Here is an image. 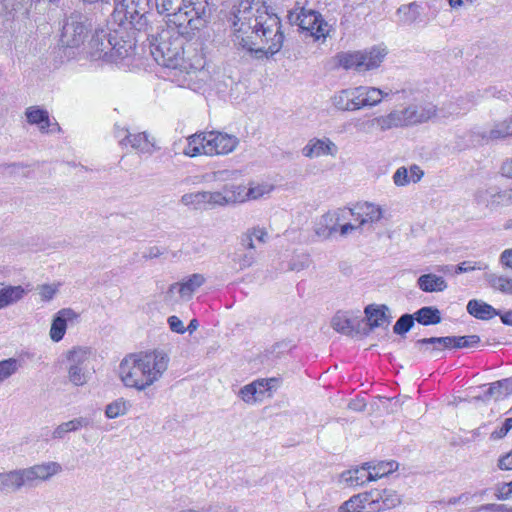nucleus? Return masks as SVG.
<instances>
[{
	"label": "nucleus",
	"instance_id": "47",
	"mask_svg": "<svg viewBox=\"0 0 512 512\" xmlns=\"http://www.w3.org/2000/svg\"><path fill=\"white\" fill-rule=\"evenodd\" d=\"M232 260L238 266L239 269L244 270L246 268L251 267L255 263V252L252 250H247L246 252L241 254L235 253Z\"/></svg>",
	"mask_w": 512,
	"mask_h": 512
},
{
	"label": "nucleus",
	"instance_id": "35",
	"mask_svg": "<svg viewBox=\"0 0 512 512\" xmlns=\"http://www.w3.org/2000/svg\"><path fill=\"white\" fill-rule=\"evenodd\" d=\"M26 294L25 289L18 286H0V309L10 306L21 300Z\"/></svg>",
	"mask_w": 512,
	"mask_h": 512
},
{
	"label": "nucleus",
	"instance_id": "3",
	"mask_svg": "<svg viewBox=\"0 0 512 512\" xmlns=\"http://www.w3.org/2000/svg\"><path fill=\"white\" fill-rule=\"evenodd\" d=\"M169 363L170 357L163 350L130 353L119 364V378L125 387L143 392L163 378Z\"/></svg>",
	"mask_w": 512,
	"mask_h": 512
},
{
	"label": "nucleus",
	"instance_id": "30",
	"mask_svg": "<svg viewBox=\"0 0 512 512\" xmlns=\"http://www.w3.org/2000/svg\"><path fill=\"white\" fill-rule=\"evenodd\" d=\"M467 312L480 320H489L500 314V311L484 301L472 299L467 303Z\"/></svg>",
	"mask_w": 512,
	"mask_h": 512
},
{
	"label": "nucleus",
	"instance_id": "1",
	"mask_svg": "<svg viewBox=\"0 0 512 512\" xmlns=\"http://www.w3.org/2000/svg\"><path fill=\"white\" fill-rule=\"evenodd\" d=\"M160 13H167L168 23L177 28V35L163 30L151 47L154 60L161 66L190 75L198 69L184 58V40L205 28L211 16L208 0H156Z\"/></svg>",
	"mask_w": 512,
	"mask_h": 512
},
{
	"label": "nucleus",
	"instance_id": "59",
	"mask_svg": "<svg viewBox=\"0 0 512 512\" xmlns=\"http://www.w3.org/2000/svg\"><path fill=\"white\" fill-rule=\"evenodd\" d=\"M501 263L512 269V248L504 250L500 255Z\"/></svg>",
	"mask_w": 512,
	"mask_h": 512
},
{
	"label": "nucleus",
	"instance_id": "54",
	"mask_svg": "<svg viewBox=\"0 0 512 512\" xmlns=\"http://www.w3.org/2000/svg\"><path fill=\"white\" fill-rule=\"evenodd\" d=\"M512 429V417L505 419L504 423L499 429L491 433V439L498 440L504 438Z\"/></svg>",
	"mask_w": 512,
	"mask_h": 512
},
{
	"label": "nucleus",
	"instance_id": "43",
	"mask_svg": "<svg viewBox=\"0 0 512 512\" xmlns=\"http://www.w3.org/2000/svg\"><path fill=\"white\" fill-rule=\"evenodd\" d=\"M237 395L247 404H255L257 402L262 401L260 391H257V387L254 385L253 382L243 386L238 391Z\"/></svg>",
	"mask_w": 512,
	"mask_h": 512
},
{
	"label": "nucleus",
	"instance_id": "23",
	"mask_svg": "<svg viewBox=\"0 0 512 512\" xmlns=\"http://www.w3.org/2000/svg\"><path fill=\"white\" fill-rule=\"evenodd\" d=\"M423 176V169L417 164H412L409 167H398L392 176V180L396 187H405L412 183H418Z\"/></svg>",
	"mask_w": 512,
	"mask_h": 512
},
{
	"label": "nucleus",
	"instance_id": "15",
	"mask_svg": "<svg viewBox=\"0 0 512 512\" xmlns=\"http://www.w3.org/2000/svg\"><path fill=\"white\" fill-rule=\"evenodd\" d=\"M115 136L119 139L120 145H130L139 153L151 155L155 150H157L154 138L150 137L145 132L131 134L124 127L116 126Z\"/></svg>",
	"mask_w": 512,
	"mask_h": 512
},
{
	"label": "nucleus",
	"instance_id": "64",
	"mask_svg": "<svg viewBox=\"0 0 512 512\" xmlns=\"http://www.w3.org/2000/svg\"><path fill=\"white\" fill-rule=\"evenodd\" d=\"M199 327V323L196 319H192L188 325V327L186 328V330L189 331V333H193L194 331L197 330V328Z\"/></svg>",
	"mask_w": 512,
	"mask_h": 512
},
{
	"label": "nucleus",
	"instance_id": "17",
	"mask_svg": "<svg viewBox=\"0 0 512 512\" xmlns=\"http://www.w3.org/2000/svg\"><path fill=\"white\" fill-rule=\"evenodd\" d=\"M349 210L351 211V222L357 226V230L366 224L380 221L384 212L381 206L370 202L358 204Z\"/></svg>",
	"mask_w": 512,
	"mask_h": 512
},
{
	"label": "nucleus",
	"instance_id": "2",
	"mask_svg": "<svg viewBox=\"0 0 512 512\" xmlns=\"http://www.w3.org/2000/svg\"><path fill=\"white\" fill-rule=\"evenodd\" d=\"M234 42L260 56L274 55L283 46L281 22L263 0H241L233 13Z\"/></svg>",
	"mask_w": 512,
	"mask_h": 512
},
{
	"label": "nucleus",
	"instance_id": "22",
	"mask_svg": "<svg viewBox=\"0 0 512 512\" xmlns=\"http://www.w3.org/2000/svg\"><path fill=\"white\" fill-rule=\"evenodd\" d=\"M477 103L476 96L472 93L460 96L449 101L440 108L441 118L460 116L470 111Z\"/></svg>",
	"mask_w": 512,
	"mask_h": 512
},
{
	"label": "nucleus",
	"instance_id": "28",
	"mask_svg": "<svg viewBox=\"0 0 512 512\" xmlns=\"http://www.w3.org/2000/svg\"><path fill=\"white\" fill-rule=\"evenodd\" d=\"M365 314L370 328L387 327L391 322L389 309L385 305H368Z\"/></svg>",
	"mask_w": 512,
	"mask_h": 512
},
{
	"label": "nucleus",
	"instance_id": "61",
	"mask_svg": "<svg viewBox=\"0 0 512 512\" xmlns=\"http://www.w3.org/2000/svg\"><path fill=\"white\" fill-rule=\"evenodd\" d=\"M502 174L512 179V158L507 159L501 167Z\"/></svg>",
	"mask_w": 512,
	"mask_h": 512
},
{
	"label": "nucleus",
	"instance_id": "7",
	"mask_svg": "<svg viewBox=\"0 0 512 512\" xmlns=\"http://www.w3.org/2000/svg\"><path fill=\"white\" fill-rule=\"evenodd\" d=\"M67 378L73 386L86 385L92 374L93 352L86 346H74L65 353Z\"/></svg>",
	"mask_w": 512,
	"mask_h": 512
},
{
	"label": "nucleus",
	"instance_id": "42",
	"mask_svg": "<svg viewBox=\"0 0 512 512\" xmlns=\"http://www.w3.org/2000/svg\"><path fill=\"white\" fill-rule=\"evenodd\" d=\"M398 468V463L395 461H382L376 465L371 464V474L373 481L380 479Z\"/></svg>",
	"mask_w": 512,
	"mask_h": 512
},
{
	"label": "nucleus",
	"instance_id": "29",
	"mask_svg": "<svg viewBox=\"0 0 512 512\" xmlns=\"http://www.w3.org/2000/svg\"><path fill=\"white\" fill-rule=\"evenodd\" d=\"M369 126L380 132H385L393 128L403 127V124L398 109H394L386 115H379L371 119Z\"/></svg>",
	"mask_w": 512,
	"mask_h": 512
},
{
	"label": "nucleus",
	"instance_id": "55",
	"mask_svg": "<svg viewBox=\"0 0 512 512\" xmlns=\"http://www.w3.org/2000/svg\"><path fill=\"white\" fill-rule=\"evenodd\" d=\"M167 322H168V325H169V328L171 331L178 333V334L185 333L186 328L179 317L172 315V316L168 317Z\"/></svg>",
	"mask_w": 512,
	"mask_h": 512
},
{
	"label": "nucleus",
	"instance_id": "39",
	"mask_svg": "<svg viewBox=\"0 0 512 512\" xmlns=\"http://www.w3.org/2000/svg\"><path fill=\"white\" fill-rule=\"evenodd\" d=\"M440 339H444V337L419 339L415 342V348L424 355L436 357L442 350L446 349L442 344L436 341Z\"/></svg>",
	"mask_w": 512,
	"mask_h": 512
},
{
	"label": "nucleus",
	"instance_id": "33",
	"mask_svg": "<svg viewBox=\"0 0 512 512\" xmlns=\"http://www.w3.org/2000/svg\"><path fill=\"white\" fill-rule=\"evenodd\" d=\"M442 344L445 348H471L475 347L480 343V337L478 335L468 336H446L444 339L436 340Z\"/></svg>",
	"mask_w": 512,
	"mask_h": 512
},
{
	"label": "nucleus",
	"instance_id": "45",
	"mask_svg": "<svg viewBox=\"0 0 512 512\" xmlns=\"http://www.w3.org/2000/svg\"><path fill=\"white\" fill-rule=\"evenodd\" d=\"M399 21L404 24H410L417 20L419 17L418 6L414 3L402 6L397 11Z\"/></svg>",
	"mask_w": 512,
	"mask_h": 512
},
{
	"label": "nucleus",
	"instance_id": "13",
	"mask_svg": "<svg viewBox=\"0 0 512 512\" xmlns=\"http://www.w3.org/2000/svg\"><path fill=\"white\" fill-rule=\"evenodd\" d=\"M474 200L478 206L493 212L512 204V189L502 190L495 185L480 187L475 192Z\"/></svg>",
	"mask_w": 512,
	"mask_h": 512
},
{
	"label": "nucleus",
	"instance_id": "62",
	"mask_svg": "<svg viewBox=\"0 0 512 512\" xmlns=\"http://www.w3.org/2000/svg\"><path fill=\"white\" fill-rule=\"evenodd\" d=\"M497 316H500V319L503 324L512 326V310H508L505 312H501Z\"/></svg>",
	"mask_w": 512,
	"mask_h": 512
},
{
	"label": "nucleus",
	"instance_id": "21",
	"mask_svg": "<svg viewBox=\"0 0 512 512\" xmlns=\"http://www.w3.org/2000/svg\"><path fill=\"white\" fill-rule=\"evenodd\" d=\"M78 318V314L71 308H63L59 310L53 317L49 336L50 339L58 343L66 333L68 322H72Z\"/></svg>",
	"mask_w": 512,
	"mask_h": 512
},
{
	"label": "nucleus",
	"instance_id": "19",
	"mask_svg": "<svg viewBox=\"0 0 512 512\" xmlns=\"http://www.w3.org/2000/svg\"><path fill=\"white\" fill-rule=\"evenodd\" d=\"M338 152L337 145L329 138H312L303 147L302 154L310 159L322 156H336Z\"/></svg>",
	"mask_w": 512,
	"mask_h": 512
},
{
	"label": "nucleus",
	"instance_id": "12",
	"mask_svg": "<svg viewBox=\"0 0 512 512\" xmlns=\"http://www.w3.org/2000/svg\"><path fill=\"white\" fill-rule=\"evenodd\" d=\"M403 127L426 123L441 118L440 108L431 102L414 103L398 109Z\"/></svg>",
	"mask_w": 512,
	"mask_h": 512
},
{
	"label": "nucleus",
	"instance_id": "52",
	"mask_svg": "<svg viewBox=\"0 0 512 512\" xmlns=\"http://www.w3.org/2000/svg\"><path fill=\"white\" fill-rule=\"evenodd\" d=\"M254 385L257 387V391H260V396L262 399L265 397L266 393L268 396H271V391L275 387L277 383L276 378H268V379H257L253 381Z\"/></svg>",
	"mask_w": 512,
	"mask_h": 512
},
{
	"label": "nucleus",
	"instance_id": "46",
	"mask_svg": "<svg viewBox=\"0 0 512 512\" xmlns=\"http://www.w3.org/2000/svg\"><path fill=\"white\" fill-rule=\"evenodd\" d=\"M182 205L194 210H203L201 191L186 193L181 196Z\"/></svg>",
	"mask_w": 512,
	"mask_h": 512
},
{
	"label": "nucleus",
	"instance_id": "63",
	"mask_svg": "<svg viewBox=\"0 0 512 512\" xmlns=\"http://www.w3.org/2000/svg\"><path fill=\"white\" fill-rule=\"evenodd\" d=\"M504 488H507V491H504V489L501 491V497L502 499H508L512 496V481L507 483Z\"/></svg>",
	"mask_w": 512,
	"mask_h": 512
},
{
	"label": "nucleus",
	"instance_id": "38",
	"mask_svg": "<svg viewBox=\"0 0 512 512\" xmlns=\"http://www.w3.org/2000/svg\"><path fill=\"white\" fill-rule=\"evenodd\" d=\"M414 317L418 323L424 326L436 325L439 324L442 320L440 310L433 306H425L420 308L414 313Z\"/></svg>",
	"mask_w": 512,
	"mask_h": 512
},
{
	"label": "nucleus",
	"instance_id": "36",
	"mask_svg": "<svg viewBox=\"0 0 512 512\" xmlns=\"http://www.w3.org/2000/svg\"><path fill=\"white\" fill-rule=\"evenodd\" d=\"M374 500H377V506L379 512L387 509H391L400 504V498L398 494L391 489L384 490H373Z\"/></svg>",
	"mask_w": 512,
	"mask_h": 512
},
{
	"label": "nucleus",
	"instance_id": "16",
	"mask_svg": "<svg viewBox=\"0 0 512 512\" xmlns=\"http://www.w3.org/2000/svg\"><path fill=\"white\" fill-rule=\"evenodd\" d=\"M298 25L307 30L316 39L325 38L328 33V25L322 16L314 10L302 8L297 15Z\"/></svg>",
	"mask_w": 512,
	"mask_h": 512
},
{
	"label": "nucleus",
	"instance_id": "31",
	"mask_svg": "<svg viewBox=\"0 0 512 512\" xmlns=\"http://www.w3.org/2000/svg\"><path fill=\"white\" fill-rule=\"evenodd\" d=\"M268 239V232L266 228L254 226L247 229L241 236V245L246 250L254 251L256 249V241L259 243H266Z\"/></svg>",
	"mask_w": 512,
	"mask_h": 512
},
{
	"label": "nucleus",
	"instance_id": "9",
	"mask_svg": "<svg viewBox=\"0 0 512 512\" xmlns=\"http://www.w3.org/2000/svg\"><path fill=\"white\" fill-rule=\"evenodd\" d=\"M386 55L385 48L376 46L369 50L340 53L337 60L339 66L345 70L362 73L378 68Z\"/></svg>",
	"mask_w": 512,
	"mask_h": 512
},
{
	"label": "nucleus",
	"instance_id": "6",
	"mask_svg": "<svg viewBox=\"0 0 512 512\" xmlns=\"http://www.w3.org/2000/svg\"><path fill=\"white\" fill-rule=\"evenodd\" d=\"M239 143L236 135L218 130L203 131L186 138L183 154L190 158L202 155L224 156L234 152Z\"/></svg>",
	"mask_w": 512,
	"mask_h": 512
},
{
	"label": "nucleus",
	"instance_id": "11",
	"mask_svg": "<svg viewBox=\"0 0 512 512\" xmlns=\"http://www.w3.org/2000/svg\"><path fill=\"white\" fill-rule=\"evenodd\" d=\"M91 31V23L81 13L74 12L67 16L62 25L60 42L69 48H78L84 44Z\"/></svg>",
	"mask_w": 512,
	"mask_h": 512
},
{
	"label": "nucleus",
	"instance_id": "8",
	"mask_svg": "<svg viewBox=\"0 0 512 512\" xmlns=\"http://www.w3.org/2000/svg\"><path fill=\"white\" fill-rule=\"evenodd\" d=\"M314 231L319 238L329 239L337 232L340 236L345 237L357 231V226L351 222L349 208H339L322 215L316 223Z\"/></svg>",
	"mask_w": 512,
	"mask_h": 512
},
{
	"label": "nucleus",
	"instance_id": "51",
	"mask_svg": "<svg viewBox=\"0 0 512 512\" xmlns=\"http://www.w3.org/2000/svg\"><path fill=\"white\" fill-rule=\"evenodd\" d=\"M415 317L411 314L402 315L393 327V331L395 334L403 335L407 333L412 326L414 325Z\"/></svg>",
	"mask_w": 512,
	"mask_h": 512
},
{
	"label": "nucleus",
	"instance_id": "27",
	"mask_svg": "<svg viewBox=\"0 0 512 512\" xmlns=\"http://www.w3.org/2000/svg\"><path fill=\"white\" fill-rule=\"evenodd\" d=\"M341 480L350 486H360L373 481L371 463H365L361 467L343 472L341 474Z\"/></svg>",
	"mask_w": 512,
	"mask_h": 512
},
{
	"label": "nucleus",
	"instance_id": "32",
	"mask_svg": "<svg viewBox=\"0 0 512 512\" xmlns=\"http://www.w3.org/2000/svg\"><path fill=\"white\" fill-rule=\"evenodd\" d=\"M417 285L423 292L427 293L442 292L448 287L442 276L433 273L421 275L417 280Z\"/></svg>",
	"mask_w": 512,
	"mask_h": 512
},
{
	"label": "nucleus",
	"instance_id": "37",
	"mask_svg": "<svg viewBox=\"0 0 512 512\" xmlns=\"http://www.w3.org/2000/svg\"><path fill=\"white\" fill-rule=\"evenodd\" d=\"M273 188V185L267 182H250L248 187L244 185V202L260 199L270 194Z\"/></svg>",
	"mask_w": 512,
	"mask_h": 512
},
{
	"label": "nucleus",
	"instance_id": "49",
	"mask_svg": "<svg viewBox=\"0 0 512 512\" xmlns=\"http://www.w3.org/2000/svg\"><path fill=\"white\" fill-rule=\"evenodd\" d=\"M18 361L14 358H9L0 361V382L5 381L18 370Z\"/></svg>",
	"mask_w": 512,
	"mask_h": 512
},
{
	"label": "nucleus",
	"instance_id": "50",
	"mask_svg": "<svg viewBox=\"0 0 512 512\" xmlns=\"http://www.w3.org/2000/svg\"><path fill=\"white\" fill-rule=\"evenodd\" d=\"M60 283L41 284L37 286L38 294L42 301L49 302L59 291Z\"/></svg>",
	"mask_w": 512,
	"mask_h": 512
},
{
	"label": "nucleus",
	"instance_id": "60",
	"mask_svg": "<svg viewBox=\"0 0 512 512\" xmlns=\"http://www.w3.org/2000/svg\"><path fill=\"white\" fill-rule=\"evenodd\" d=\"M470 499V495L467 493H463L458 497H452L447 501L448 505H456L458 503H467Z\"/></svg>",
	"mask_w": 512,
	"mask_h": 512
},
{
	"label": "nucleus",
	"instance_id": "24",
	"mask_svg": "<svg viewBox=\"0 0 512 512\" xmlns=\"http://www.w3.org/2000/svg\"><path fill=\"white\" fill-rule=\"evenodd\" d=\"M216 192L218 197V205H220V207H227L244 203L243 184L229 183L224 185L220 190H216Z\"/></svg>",
	"mask_w": 512,
	"mask_h": 512
},
{
	"label": "nucleus",
	"instance_id": "14",
	"mask_svg": "<svg viewBox=\"0 0 512 512\" xmlns=\"http://www.w3.org/2000/svg\"><path fill=\"white\" fill-rule=\"evenodd\" d=\"M203 274L194 273L179 282L171 284L165 293V301L179 302L189 301L194 293L205 283Z\"/></svg>",
	"mask_w": 512,
	"mask_h": 512
},
{
	"label": "nucleus",
	"instance_id": "34",
	"mask_svg": "<svg viewBox=\"0 0 512 512\" xmlns=\"http://www.w3.org/2000/svg\"><path fill=\"white\" fill-rule=\"evenodd\" d=\"M332 107L340 112H354L355 106L352 105L350 87L336 91L330 97Z\"/></svg>",
	"mask_w": 512,
	"mask_h": 512
},
{
	"label": "nucleus",
	"instance_id": "56",
	"mask_svg": "<svg viewBox=\"0 0 512 512\" xmlns=\"http://www.w3.org/2000/svg\"><path fill=\"white\" fill-rule=\"evenodd\" d=\"M373 90L376 92V96H373L375 99L373 102V107L378 106L384 99H388L393 95L392 90H383L377 87H373Z\"/></svg>",
	"mask_w": 512,
	"mask_h": 512
},
{
	"label": "nucleus",
	"instance_id": "40",
	"mask_svg": "<svg viewBox=\"0 0 512 512\" xmlns=\"http://www.w3.org/2000/svg\"><path fill=\"white\" fill-rule=\"evenodd\" d=\"M512 393V378L502 379L490 384L489 388L485 391L486 398H500Z\"/></svg>",
	"mask_w": 512,
	"mask_h": 512
},
{
	"label": "nucleus",
	"instance_id": "10",
	"mask_svg": "<svg viewBox=\"0 0 512 512\" xmlns=\"http://www.w3.org/2000/svg\"><path fill=\"white\" fill-rule=\"evenodd\" d=\"M471 146H483L512 137L510 115L486 127H474L467 133Z\"/></svg>",
	"mask_w": 512,
	"mask_h": 512
},
{
	"label": "nucleus",
	"instance_id": "25",
	"mask_svg": "<svg viewBox=\"0 0 512 512\" xmlns=\"http://www.w3.org/2000/svg\"><path fill=\"white\" fill-rule=\"evenodd\" d=\"M352 105L355 106V111H359L364 108H372L376 92L373 90V86L360 85L356 87H350Z\"/></svg>",
	"mask_w": 512,
	"mask_h": 512
},
{
	"label": "nucleus",
	"instance_id": "18",
	"mask_svg": "<svg viewBox=\"0 0 512 512\" xmlns=\"http://www.w3.org/2000/svg\"><path fill=\"white\" fill-rule=\"evenodd\" d=\"M340 512H379L373 491L352 496L339 508Z\"/></svg>",
	"mask_w": 512,
	"mask_h": 512
},
{
	"label": "nucleus",
	"instance_id": "44",
	"mask_svg": "<svg viewBox=\"0 0 512 512\" xmlns=\"http://www.w3.org/2000/svg\"><path fill=\"white\" fill-rule=\"evenodd\" d=\"M490 286L504 294L512 295V278L491 275L488 279Z\"/></svg>",
	"mask_w": 512,
	"mask_h": 512
},
{
	"label": "nucleus",
	"instance_id": "20",
	"mask_svg": "<svg viewBox=\"0 0 512 512\" xmlns=\"http://www.w3.org/2000/svg\"><path fill=\"white\" fill-rule=\"evenodd\" d=\"M26 120L30 125H36L41 133L58 132V123H51L49 113L39 106H29L25 110Z\"/></svg>",
	"mask_w": 512,
	"mask_h": 512
},
{
	"label": "nucleus",
	"instance_id": "41",
	"mask_svg": "<svg viewBox=\"0 0 512 512\" xmlns=\"http://www.w3.org/2000/svg\"><path fill=\"white\" fill-rule=\"evenodd\" d=\"M130 403L124 398H118L105 407V416L108 419H115L127 414Z\"/></svg>",
	"mask_w": 512,
	"mask_h": 512
},
{
	"label": "nucleus",
	"instance_id": "57",
	"mask_svg": "<svg viewBox=\"0 0 512 512\" xmlns=\"http://www.w3.org/2000/svg\"><path fill=\"white\" fill-rule=\"evenodd\" d=\"M476 269H481V267L480 266H476V265H472L471 262L465 261V262H462V263H460V264H458L456 266L455 273L456 274H461V273H466V272L474 271Z\"/></svg>",
	"mask_w": 512,
	"mask_h": 512
},
{
	"label": "nucleus",
	"instance_id": "58",
	"mask_svg": "<svg viewBox=\"0 0 512 512\" xmlns=\"http://www.w3.org/2000/svg\"><path fill=\"white\" fill-rule=\"evenodd\" d=\"M498 467L501 470H512V451L499 459Z\"/></svg>",
	"mask_w": 512,
	"mask_h": 512
},
{
	"label": "nucleus",
	"instance_id": "53",
	"mask_svg": "<svg viewBox=\"0 0 512 512\" xmlns=\"http://www.w3.org/2000/svg\"><path fill=\"white\" fill-rule=\"evenodd\" d=\"M203 210L220 207L216 191H201Z\"/></svg>",
	"mask_w": 512,
	"mask_h": 512
},
{
	"label": "nucleus",
	"instance_id": "48",
	"mask_svg": "<svg viewBox=\"0 0 512 512\" xmlns=\"http://www.w3.org/2000/svg\"><path fill=\"white\" fill-rule=\"evenodd\" d=\"M334 330L342 334H349L352 331L351 321L342 313H337L331 321Z\"/></svg>",
	"mask_w": 512,
	"mask_h": 512
},
{
	"label": "nucleus",
	"instance_id": "5",
	"mask_svg": "<svg viewBox=\"0 0 512 512\" xmlns=\"http://www.w3.org/2000/svg\"><path fill=\"white\" fill-rule=\"evenodd\" d=\"M62 465L56 461L38 463L25 468L0 472V492L13 493L23 487H35L62 473Z\"/></svg>",
	"mask_w": 512,
	"mask_h": 512
},
{
	"label": "nucleus",
	"instance_id": "26",
	"mask_svg": "<svg viewBox=\"0 0 512 512\" xmlns=\"http://www.w3.org/2000/svg\"><path fill=\"white\" fill-rule=\"evenodd\" d=\"M89 426L90 420L87 417L80 416L57 425L52 431L51 438L53 440H63L67 434L77 432Z\"/></svg>",
	"mask_w": 512,
	"mask_h": 512
},
{
	"label": "nucleus",
	"instance_id": "4",
	"mask_svg": "<svg viewBox=\"0 0 512 512\" xmlns=\"http://www.w3.org/2000/svg\"><path fill=\"white\" fill-rule=\"evenodd\" d=\"M110 27L96 28L88 42V53L94 59L116 62L133 55L135 43L131 37Z\"/></svg>",
	"mask_w": 512,
	"mask_h": 512
}]
</instances>
